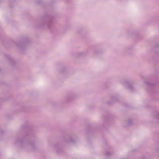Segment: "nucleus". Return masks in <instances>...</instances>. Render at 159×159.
<instances>
[{
  "label": "nucleus",
  "mask_w": 159,
  "mask_h": 159,
  "mask_svg": "<svg viewBox=\"0 0 159 159\" xmlns=\"http://www.w3.org/2000/svg\"><path fill=\"white\" fill-rule=\"evenodd\" d=\"M145 83L148 85H150V84L148 81H146Z\"/></svg>",
  "instance_id": "nucleus-2"
},
{
  "label": "nucleus",
  "mask_w": 159,
  "mask_h": 159,
  "mask_svg": "<svg viewBox=\"0 0 159 159\" xmlns=\"http://www.w3.org/2000/svg\"><path fill=\"white\" fill-rule=\"evenodd\" d=\"M123 84L124 85L126 86L130 90H132L133 88V87L132 86L131 84H130L129 81H125Z\"/></svg>",
  "instance_id": "nucleus-1"
}]
</instances>
